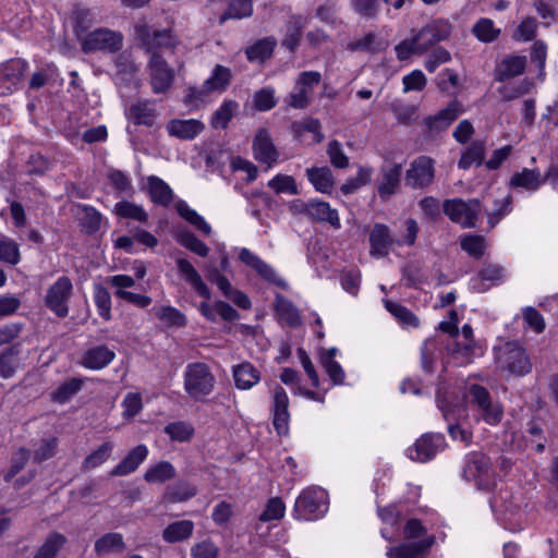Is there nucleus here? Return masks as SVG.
<instances>
[{"label":"nucleus","instance_id":"nucleus-1","mask_svg":"<svg viewBox=\"0 0 558 558\" xmlns=\"http://www.w3.org/2000/svg\"><path fill=\"white\" fill-rule=\"evenodd\" d=\"M451 34V25L446 20H434L420 31H412V37L399 43L396 54L400 61L408 60L413 54H423L435 44L446 40Z\"/></svg>","mask_w":558,"mask_h":558},{"label":"nucleus","instance_id":"nucleus-2","mask_svg":"<svg viewBox=\"0 0 558 558\" xmlns=\"http://www.w3.org/2000/svg\"><path fill=\"white\" fill-rule=\"evenodd\" d=\"M463 476L474 482L482 490H490L496 485V475L490 459L482 452H472L466 457Z\"/></svg>","mask_w":558,"mask_h":558},{"label":"nucleus","instance_id":"nucleus-3","mask_svg":"<svg viewBox=\"0 0 558 558\" xmlns=\"http://www.w3.org/2000/svg\"><path fill=\"white\" fill-rule=\"evenodd\" d=\"M215 377L204 363L189 364L184 372V389L194 400L210 395L215 387Z\"/></svg>","mask_w":558,"mask_h":558},{"label":"nucleus","instance_id":"nucleus-4","mask_svg":"<svg viewBox=\"0 0 558 558\" xmlns=\"http://www.w3.org/2000/svg\"><path fill=\"white\" fill-rule=\"evenodd\" d=\"M498 366L515 376H523L531 372L532 363L525 349L517 342H507L496 351Z\"/></svg>","mask_w":558,"mask_h":558},{"label":"nucleus","instance_id":"nucleus-5","mask_svg":"<svg viewBox=\"0 0 558 558\" xmlns=\"http://www.w3.org/2000/svg\"><path fill=\"white\" fill-rule=\"evenodd\" d=\"M466 398L477 418L489 425H496L501 421L504 411L497 402L492 400L486 388L472 385L468 390Z\"/></svg>","mask_w":558,"mask_h":558},{"label":"nucleus","instance_id":"nucleus-6","mask_svg":"<svg viewBox=\"0 0 558 558\" xmlns=\"http://www.w3.org/2000/svg\"><path fill=\"white\" fill-rule=\"evenodd\" d=\"M328 510L327 493L319 487L304 489L295 500L294 512L298 518L316 520Z\"/></svg>","mask_w":558,"mask_h":558},{"label":"nucleus","instance_id":"nucleus-7","mask_svg":"<svg viewBox=\"0 0 558 558\" xmlns=\"http://www.w3.org/2000/svg\"><path fill=\"white\" fill-rule=\"evenodd\" d=\"M481 203L476 198L463 201L460 198L447 199L444 203V213L448 218L464 228L476 226L481 213Z\"/></svg>","mask_w":558,"mask_h":558},{"label":"nucleus","instance_id":"nucleus-8","mask_svg":"<svg viewBox=\"0 0 558 558\" xmlns=\"http://www.w3.org/2000/svg\"><path fill=\"white\" fill-rule=\"evenodd\" d=\"M135 35L138 39L141 46L146 50V52L150 53H159L158 51L161 49H174L179 40L178 38L169 31H150V27L146 24H140L135 26Z\"/></svg>","mask_w":558,"mask_h":558},{"label":"nucleus","instance_id":"nucleus-9","mask_svg":"<svg viewBox=\"0 0 558 558\" xmlns=\"http://www.w3.org/2000/svg\"><path fill=\"white\" fill-rule=\"evenodd\" d=\"M149 84L155 94H165L173 85L174 70L160 53H153L147 63Z\"/></svg>","mask_w":558,"mask_h":558},{"label":"nucleus","instance_id":"nucleus-10","mask_svg":"<svg viewBox=\"0 0 558 558\" xmlns=\"http://www.w3.org/2000/svg\"><path fill=\"white\" fill-rule=\"evenodd\" d=\"M72 294V281L70 278L62 276L48 288L45 296V304L58 317L63 318L69 314L68 302Z\"/></svg>","mask_w":558,"mask_h":558},{"label":"nucleus","instance_id":"nucleus-11","mask_svg":"<svg viewBox=\"0 0 558 558\" xmlns=\"http://www.w3.org/2000/svg\"><path fill=\"white\" fill-rule=\"evenodd\" d=\"M320 81L322 74L318 71H304L300 73L293 90L289 95L288 104L296 109L307 107L312 100L314 88Z\"/></svg>","mask_w":558,"mask_h":558},{"label":"nucleus","instance_id":"nucleus-12","mask_svg":"<svg viewBox=\"0 0 558 558\" xmlns=\"http://www.w3.org/2000/svg\"><path fill=\"white\" fill-rule=\"evenodd\" d=\"M121 46V34L108 28L95 29L82 39V49L86 53L95 51L116 52Z\"/></svg>","mask_w":558,"mask_h":558},{"label":"nucleus","instance_id":"nucleus-13","mask_svg":"<svg viewBox=\"0 0 558 558\" xmlns=\"http://www.w3.org/2000/svg\"><path fill=\"white\" fill-rule=\"evenodd\" d=\"M434 175V160L427 156H421L411 163L405 181L413 189H423L433 182Z\"/></svg>","mask_w":558,"mask_h":558},{"label":"nucleus","instance_id":"nucleus-14","mask_svg":"<svg viewBox=\"0 0 558 558\" xmlns=\"http://www.w3.org/2000/svg\"><path fill=\"white\" fill-rule=\"evenodd\" d=\"M442 437L437 434H425L408 449V456L413 461L425 462L435 457L442 446Z\"/></svg>","mask_w":558,"mask_h":558},{"label":"nucleus","instance_id":"nucleus-15","mask_svg":"<svg viewBox=\"0 0 558 558\" xmlns=\"http://www.w3.org/2000/svg\"><path fill=\"white\" fill-rule=\"evenodd\" d=\"M26 63L12 59L0 65V96L12 93L22 80Z\"/></svg>","mask_w":558,"mask_h":558},{"label":"nucleus","instance_id":"nucleus-16","mask_svg":"<svg viewBox=\"0 0 558 558\" xmlns=\"http://www.w3.org/2000/svg\"><path fill=\"white\" fill-rule=\"evenodd\" d=\"M289 398L286 390L277 386L272 396V424L279 435H287L289 430Z\"/></svg>","mask_w":558,"mask_h":558},{"label":"nucleus","instance_id":"nucleus-17","mask_svg":"<svg viewBox=\"0 0 558 558\" xmlns=\"http://www.w3.org/2000/svg\"><path fill=\"white\" fill-rule=\"evenodd\" d=\"M239 258L242 263L253 268L262 278L278 287L286 288V281L276 272V270L266 262L248 248H242Z\"/></svg>","mask_w":558,"mask_h":558},{"label":"nucleus","instance_id":"nucleus-18","mask_svg":"<svg viewBox=\"0 0 558 558\" xmlns=\"http://www.w3.org/2000/svg\"><path fill=\"white\" fill-rule=\"evenodd\" d=\"M435 543V536L428 535L418 542L402 543L387 550L388 558H425Z\"/></svg>","mask_w":558,"mask_h":558},{"label":"nucleus","instance_id":"nucleus-19","mask_svg":"<svg viewBox=\"0 0 558 558\" xmlns=\"http://www.w3.org/2000/svg\"><path fill=\"white\" fill-rule=\"evenodd\" d=\"M401 174V163H388L380 168L377 191L381 199H387L397 192L400 186Z\"/></svg>","mask_w":558,"mask_h":558},{"label":"nucleus","instance_id":"nucleus-20","mask_svg":"<svg viewBox=\"0 0 558 558\" xmlns=\"http://www.w3.org/2000/svg\"><path fill=\"white\" fill-rule=\"evenodd\" d=\"M371 255L385 257L389 254L396 239L392 238L390 229L384 223H375L369 233Z\"/></svg>","mask_w":558,"mask_h":558},{"label":"nucleus","instance_id":"nucleus-21","mask_svg":"<svg viewBox=\"0 0 558 558\" xmlns=\"http://www.w3.org/2000/svg\"><path fill=\"white\" fill-rule=\"evenodd\" d=\"M254 157L271 167L277 162L279 153L276 149L269 133L265 129H259L253 142Z\"/></svg>","mask_w":558,"mask_h":558},{"label":"nucleus","instance_id":"nucleus-22","mask_svg":"<svg viewBox=\"0 0 558 558\" xmlns=\"http://www.w3.org/2000/svg\"><path fill=\"white\" fill-rule=\"evenodd\" d=\"M166 129L170 136L191 141L204 131L205 125L197 119H173L167 123Z\"/></svg>","mask_w":558,"mask_h":558},{"label":"nucleus","instance_id":"nucleus-23","mask_svg":"<svg viewBox=\"0 0 558 558\" xmlns=\"http://www.w3.org/2000/svg\"><path fill=\"white\" fill-rule=\"evenodd\" d=\"M147 456L148 448L145 445H137L110 471V476H126L133 473Z\"/></svg>","mask_w":558,"mask_h":558},{"label":"nucleus","instance_id":"nucleus-24","mask_svg":"<svg viewBox=\"0 0 558 558\" xmlns=\"http://www.w3.org/2000/svg\"><path fill=\"white\" fill-rule=\"evenodd\" d=\"M462 112V106L458 101H452L437 114L427 117L424 123L430 132H441L446 130Z\"/></svg>","mask_w":558,"mask_h":558},{"label":"nucleus","instance_id":"nucleus-25","mask_svg":"<svg viewBox=\"0 0 558 558\" xmlns=\"http://www.w3.org/2000/svg\"><path fill=\"white\" fill-rule=\"evenodd\" d=\"M175 264L180 276L195 290V292L206 300H209L211 296L210 290L195 267L185 258H178Z\"/></svg>","mask_w":558,"mask_h":558},{"label":"nucleus","instance_id":"nucleus-26","mask_svg":"<svg viewBox=\"0 0 558 558\" xmlns=\"http://www.w3.org/2000/svg\"><path fill=\"white\" fill-rule=\"evenodd\" d=\"M158 113L154 101L137 100L128 109L126 117L135 124L151 126Z\"/></svg>","mask_w":558,"mask_h":558},{"label":"nucleus","instance_id":"nucleus-27","mask_svg":"<svg viewBox=\"0 0 558 558\" xmlns=\"http://www.w3.org/2000/svg\"><path fill=\"white\" fill-rule=\"evenodd\" d=\"M198 310L209 322H216L218 316L227 322H234L240 318L239 313L230 304L223 301H217L213 304L202 302L198 305Z\"/></svg>","mask_w":558,"mask_h":558},{"label":"nucleus","instance_id":"nucleus-28","mask_svg":"<svg viewBox=\"0 0 558 558\" xmlns=\"http://www.w3.org/2000/svg\"><path fill=\"white\" fill-rule=\"evenodd\" d=\"M308 218L318 222H328L335 229L341 228L338 211L331 208L327 202L317 199L310 201Z\"/></svg>","mask_w":558,"mask_h":558},{"label":"nucleus","instance_id":"nucleus-29","mask_svg":"<svg viewBox=\"0 0 558 558\" xmlns=\"http://www.w3.org/2000/svg\"><path fill=\"white\" fill-rule=\"evenodd\" d=\"M526 68V57L511 54L505 57L497 65V80L505 81L521 75Z\"/></svg>","mask_w":558,"mask_h":558},{"label":"nucleus","instance_id":"nucleus-30","mask_svg":"<svg viewBox=\"0 0 558 558\" xmlns=\"http://www.w3.org/2000/svg\"><path fill=\"white\" fill-rule=\"evenodd\" d=\"M306 177L317 192L323 194L331 193L335 185V179L328 167L307 168Z\"/></svg>","mask_w":558,"mask_h":558},{"label":"nucleus","instance_id":"nucleus-31","mask_svg":"<svg viewBox=\"0 0 558 558\" xmlns=\"http://www.w3.org/2000/svg\"><path fill=\"white\" fill-rule=\"evenodd\" d=\"M116 354L107 347L99 345L87 350L81 361V364L89 369H101L106 367Z\"/></svg>","mask_w":558,"mask_h":558},{"label":"nucleus","instance_id":"nucleus-32","mask_svg":"<svg viewBox=\"0 0 558 558\" xmlns=\"http://www.w3.org/2000/svg\"><path fill=\"white\" fill-rule=\"evenodd\" d=\"M126 548L122 534L110 532L100 536L94 546L97 556H106L109 554H120Z\"/></svg>","mask_w":558,"mask_h":558},{"label":"nucleus","instance_id":"nucleus-33","mask_svg":"<svg viewBox=\"0 0 558 558\" xmlns=\"http://www.w3.org/2000/svg\"><path fill=\"white\" fill-rule=\"evenodd\" d=\"M233 378L236 388L246 390L259 381L260 375L251 363L243 362L233 367Z\"/></svg>","mask_w":558,"mask_h":558},{"label":"nucleus","instance_id":"nucleus-34","mask_svg":"<svg viewBox=\"0 0 558 558\" xmlns=\"http://www.w3.org/2000/svg\"><path fill=\"white\" fill-rule=\"evenodd\" d=\"M66 543L68 538L65 535L59 532H51L37 548L33 558H56Z\"/></svg>","mask_w":558,"mask_h":558},{"label":"nucleus","instance_id":"nucleus-35","mask_svg":"<svg viewBox=\"0 0 558 558\" xmlns=\"http://www.w3.org/2000/svg\"><path fill=\"white\" fill-rule=\"evenodd\" d=\"M194 531V523L191 520H181L170 523L162 531V538L167 543H179L189 539Z\"/></svg>","mask_w":558,"mask_h":558},{"label":"nucleus","instance_id":"nucleus-36","mask_svg":"<svg viewBox=\"0 0 558 558\" xmlns=\"http://www.w3.org/2000/svg\"><path fill=\"white\" fill-rule=\"evenodd\" d=\"M175 476V468L169 461H159L148 466L144 473V480L149 484H162Z\"/></svg>","mask_w":558,"mask_h":558},{"label":"nucleus","instance_id":"nucleus-37","mask_svg":"<svg viewBox=\"0 0 558 558\" xmlns=\"http://www.w3.org/2000/svg\"><path fill=\"white\" fill-rule=\"evenodd\" d=\"M148 191L154 203L167 206L172 202L173 193L170 186L158 177L148 178Z\"/></svg>","mask_w":558,"mask_h":558},{"label":"nucleus","instance_id":"nucleus-38","mask_svg":"<svg viewBox=\"0 0 558 558\" xmlns=\"http://www.w3.org/2000/svg\"><path fill=\"white\" fill-rule=\"evenodd\" d=\"M275 308L280 320L288 326L298 327L301 324L298 308L282 295H276Z\"/></svg>","mask_w":558,"mask_h":558},{"label":"nucleus","instance_id":"nucleus-39","mask_svg":"<svg viewBox=\"0 0 558 558\" xmlns=\"http://www.w3.org/2000/svg\"><path fill=\"white\" fill-rule=\"evenodd\" d=\"M197 494V488L185 482L179 481L173 485H169L165 490V499L170 502H183L186 501Z\"/></svg>","mask_w":558,"mask_h":558},{"label":"nucleus","instance_id":"nucleus-40","mask_svg":"<svg viewBox=\"0 0 558 558\" xmlns=\"http://www.w3.org/2000/svg\"><path fill=\"white\" fill-rule=\"evenodd\" d=\"M544 183L541 172L537 170L523 169L511 177L510 184L529 191L537 190Z\"/></svg>","mask_w":558,"mask_h":558},{"label":"nucleus","instance_id":"nucleus-41","mask_svg":"<svg viewBox=\"0 0 558 558\" xmlns=\"http://www.w3.org/2000/svg\"><path fill=\"white\" fill-rule=\"evenodd\" d=\"M151 311L167 327H184L187 324L185 315L173 306L154 307Z\"/></svg>","mask_w":558,"mask_h":558},{"label":"nucleus","instance_id":"nucleus-42","mask_svg":"<svg viewBox=\"0 0 558 558\" xmlns=\"http://www.w3.org/2000/svg\"><path fill=\"white\" fill-rule=\"evenodd\" d=\"M500 33V28L496 27L494 21L487 17L480 19L472 27V34L480 41L486 44L495 41Z\"/></svg>","mask_w":558,"mask_h":558},{"label":"nucleus","instance_id":"nucleus-43","mask_svg":"<svg viewBox=\"0 0 558 558\" xmlns=\"http://www.w3.org/2000/svg\"><path fill=\"white\" fill-rule=\"evenodd\" d=\"M84 380L82 378H70L63 381L52 393L51 399L58 403L68 402L74 395H76L83 387Z\"/></svg>","mask_w":558,"mask_h":558},{"label":"nucleus","instance_id":"nucleus-44","mask_svg":"<svg viewBox=\"0 0 558 558\" xmlns=\"http://www.w3.org/2000/svg\"><path fill=\"white\" fill-rule=\"evenodd\" d=\"M275 47L276 40L271 37H267L257 40L246 49L245 53L250 61L262 62L271 56Z\"/></svg>","mask_w":558,"mask_h":558},{"label":"nucleus","instance_id":"nucleus-45","mask_svg":"<svg viewBox=\"0 0 558 558\" xmlns=\"http://www.w3.org/2000/svg\"><path fill=\"white\" fill-rule=\"evenodd\" d=\"M252 13V0H231L228 10L220 16V24H223L229 19L241 20L250 17Z\"/></svg>","mask_w":558,"mask_h":558},{"label":"nucleus","instance_id":"nucleus-46","mask_svg":"<svg viewBox=\"0 0 558 558\" xmlns=\"http://www.w3.org/2000/svg\"><path fill=\"white\" fill-rule=\"evenodd\" d=\"M232 73L229 68L217 64L211 75L206 80V87L211 88L213 92H223L231 82Z\"/></svg>","mask_w":558,"mask_h":558},{"label":"nucleus","instance_id":"nucleus-47","mask_svg":"<svg viewBox=\"0 0 558 558\" xmlns=\"http://www.w3.org/2000/svg\"><path fill=\"white\" fill-rule=\"evenodd\" d=\"M112 450L113 444L111 441L104 442L85 458L82 469L84 471H89L101 465L110 458Z\"/></svg>","mask_w":558,"mask_h":558},{"label":"nucleus","instance_id":"nucleus-48","mask_svg":"<svg viewBox=\"0 0 558 558\" xmlns=\"http://www.w3.org/2000/svg\"><path fill=\"white\" fill-rule=\"evenodd\" d=\"M113 211L121 218L133 219L140 222H144L148 218L147 213L142 206L128 201L117 203Z\"/></svg>","mask_w":558,"mask_h":558},{"label":"nucleus","instance_id":"nucleus-49","mask_svg":"<svg viewBox=\"0 0 558 558\" xmlns=\"http://www.w3.org/2000/svg\"><path fill=\"white\" fill-rule=\"evenodd\" d=\"M485 154V146L483 142L472 143L468 149L462 154L459 160V167L462 169H469L472 165H482Z\"/></svg>","mask_w":558,"mask_h":558},{"label":"nucleus","instance_id":"nucleus-50","mask_svg":"<svg viewBox=\"0 0 558 558\" xmlns=\"http://www.w3.org/2000/svg\"><path fill=\"white\" fill-rule=\"evenodd\" d=\"M303 26L304 19L302 16H293L289 21L287 34L282 41V45L287 47L289 50L293 51L299 46Z\"/></svg>","mask_w":558,"mask_h":558},{"label":"nucleus","instance_id":"nucleus-51","mask_svg":"<svg viewBox=\"0 0 558 558\" xmlns=\"http://www.w3.org/2000/svg\"><path fill=\"white\" fill-rule=\"evenodd\" d=\"M386 47V43L378 40L373 33L366 34L363 38L349 44L348 48L352 51L361 50L371 53L378 52Z\"/></svg>","mask_w":558,"mask_h":558},{"label":"nucleus","instance_id":"nucleus-52","mask_svg":"<svg viewBox=\"0 0 558 558\" xmlns=\"http://www.w3.org/2000/svg\"><path fill=\"white\" fill-rule=\"evenodd\" d=\"M494 207L487 208L489 223L494 227L499 219L510 211L511 196L502 195L501 197L494 198Z\"/></svg>","mask_w":558,"mask_h":558},{"label":"nucleus","instance_id":"nucleus-53","mask_svg":"<svg viewBox=\"0 0 558 558\" xmlns=\"http://www.w3.org/2000/svg\"><path fill=\"white\" fill-rule=\"evenodd\" d=\"M268 186L277 194L288 193L296 195L299 193L294 178L287 174H277L268 182Z\"/></svg>","mask_w":558,"mask_h":558},{"label":"nucleus","instance_id":"nucleus-54","mask_svg":"<svg viewBox=\"0 0 558 558\" xmlns=\"http://www.w3.org/2000/svg\"><path fill=\"white\" fill-rule=\"evenodd\" d=\"M372 169L361 167L354 178L347 180L341 186V192L345 195L352 194L360 187L368 184L372 178Z\"/></svg>","mask_w":558,"mask_h":558},{"label":"nucleus","instance_id":"nucleus-55","mask_svg":"<svg viewBox=\"0 0 558 558\" xmlns=\"http://www.w3.org/2000/svg\"><path fill=\"white\" fill-rule=\"evenodd\" d=\"M219 553L218 545L209 538L195 543L190 549L191 558H218Z\"/></svg>","mask_w":558,"mask_h":558},{"label":"nucleus","instance_id":"nucleus-56","mask_svg":"<svg viewBox=\"0 0 558 558\" xmlns=\"http://www.w3.org/2000/svg\"><path fill=\"white\" fill-rule=\"evenodd\" d=\"M236 108V104L232 100L225 101L218 110L215 111L211 118V125L215 129L227 128L229 121L233 117V112Z\"/></svg>","mask_w":558,"mask_h":558},{"label":"nucleus","instance_id":"nucleus-57","mask_svg":"<svg viewBox=\"0 0 558 558\" xmlns=\"http://www.w3.org/2000/svg\"><path fill=\"white\" fill-rule=\"evenodd\" d=\"M461 247L470 256L474 258H480L483 256L484 251L486 248L485 239L482 235H466L461 239Z\"/></svg>","mask_w":558,"mask_h":558},{"label":"nucleus","instance_id":"nucleus-58","mask_svg":"<svg viewBox=\"0 0 558 558\" xmlns=\"http://www.w3.org/2000/svg\"><path fill=\"white\" fill-rule=\"evenodd\" d=\"M537 31V22L534 17L527 16L518 25L512 34L515 41H530L534 39Z\"/></svg>","mask_w":558,"mask_h":558},{"label":"nucleus","instance_id":"nucleus-59","mask_svg":"<svg viewBox=\"0 0 558 558\" xmlns=\"http://www.w3.org/2000/svg\"><path fill=\"white\" fill-rule=\"evenodd\" d=\"M179 214L195 228L202 231L204 234L209 235L211 232L210 226L199 216L194 209L190 208L185 204H181L178 207Z\"/></svg>","mask_w":558,"mask_h":558},{"label":"nucleus","instance_id":"nucleus-60","mask_svg":"<svg viewBox=\"0 0 558 558\" xmlns=\"http://www.w3.org/2000/svg\"><path fill=\"white\" fill-rule=\"evenodd\" d=\"M385 305L388 312H390L400 323L414 327L418 326L417 317L407 307L392 301H386Z\"/></svg>","mask_w":558,"mask_h":558},{"label":"nucleus","instance_id":"nucleus-61","mask_svg":"<svg viewBox=\"0 0 558 558\" xmlns=\"http://www.w3.org/2000/svg\"><path fill=\"white\" fill-rule=\"evenodd\" d=\"M82 216L81 221L87 232H96L100 228L101 215L95 208L87 205L80 206Z\"/></svg>","mask_w":558,"mask_h":558},{"label":"nucleus","instance_id":"nucleus-62","mask_svg":"<svg viewBox=\"0 0 558 558\" xmlns=\"http://www.w3.org/2000/svg\"><path fill=\"white\" fill-rule=\"evenodd\" d=\"M284 511L286 506L280 498H270L266 505L265 510L260 513L259 520L263 522L279 520L284 515Z\"/></svg>","mask_w":558,"mask_h":558},{"label":"nucleus","instance_id":"nucleus-63","mask_svg":"<svg viewBox=\"0 0 558 558\" xmlns=\"http://www.w3.org/2000/svg\"><path fill=\"white\" fill-rule=\"evenodd\" d=\"M95 304L99 315L109 320L111 318V296L104 287H96L94 295Z\"/></svg>","mask_w":558,"mask_h":558},{"label":"nucleus","instance_id":"nucleus-64","mask_svg":"<svg viewBox=\"0 0 558 558\" xmlns=\"http://www.w3.org/2000/svg\"><path fill=\"white\" fill-rule=\"evenodd\" d=\"M353 10L364 19H375L378 14L380 0H352Z\"/></svg>","mask_w":558,"mask_h":558}]
</instances>
